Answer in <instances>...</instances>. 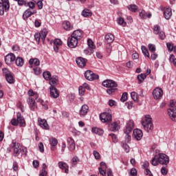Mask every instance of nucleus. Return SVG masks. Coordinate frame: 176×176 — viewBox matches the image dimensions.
<instances>
[{
	"mask_svg": "<svg viewBox=\"0 0 176 176\" xmlns=\"http://www.w3.org/2000/svg\"><path fill=\"white\" fill-rule=\"evenodd\" d=\"M151 163L152 166H158L159 164H164L167 166L170 163V158L167 155L164 153H159V155H155L154 157L151 160Z\"/></svg>",
	"mask_w": 176,
	"mask_h": 176,
	"instance_id": "1",
	"label": "nucleus"
},
{
	"mask_svg": "<svg viewBox=\"0 0 176 176\" xmlns=\"http://www.w3.org/2000/svg\"><path fill=\"white\" fill-rule=\"evenodd\" d=\"M28 98H27V102L31 111H35L36 104H35V100H38L39 94L34 92L32 89H30L28 92Z\"/></svg>",
	"mask_w": 176,
	"mask_h": 176,
	"instance_id": "2",
	"label": "nucleus"
},
{
	"mask_svg": "<svg viewBox=\"0 0 176 176\" xmlns=\"http://www.w3.org/2000/svg\"><path fill=\"white\" fill-rule=\"evenodd\" d=\"M102 86L104 87H108L107 93L109 95H112L118 91V83L113 81V80H106L102 82Z\"/></svg>",
	"mask_w": 176,
	"mask_h": 176,
	"instance_id": "3",
	"label": "nucleus"
},
{
	"mask_svg": "<svg viewBox=\"0 0 176 176\" xmlns=\"http://www.w3.org/2000/svg\"><path fill=\"white\" fill-rule=\"evenodd\" d=\"M134 129V121L130 120L124 129V133L126 134L125 140L129 143L130 141H131V135H130V133L133 131Z\"/></svg>",
	"mask_w": 176,
	"mask_h": 176,
	"instance_id": "4",
	"label": "nucleus"
},
{
	"mask_svg": "<svg viewBox=\"0 0 176 176\" xmlns=\"http://www.w3.org/2000/svg\"><path fill=\"white\" fill-rule=\"evenodd\" d=\"M142 125L146 131L149 132L153 130V122H152L151 116H146L145 118L142 119Z\"/></svg>",
	"mask_w": 176,
	"mask_h": 176,
	"instance_id": "5",
	"label": "nucleus"
},
{
	"mask_svg": "<svg viewBox=\"0 0 176 176\" xmlns=\"http://www.w3.org/2000/svg\"><path fill=\"white\" fill-rule=\"evenodd\" d=\"M168 115L173 122H176V102L174 100H170V107L168 109Z\"/></svg>",
	"mask_w": 176,
	"mask_h": 176,
	"instance_id": "6",
	"label": "nucleus"
},
{
	"mask_svg": "<svg viewBox=\"0 0 176 176\" xmlns=\"http://www.w3.org/2000/svg\"><path fill=\"white\" fill-rule=\"evenodd\" d=\"M11 124L12 126H17V124H19L21 127H25V120L24 119V117L21 116V113H17L16 119H12Z\"/></svg>",
	"mask_w": 176,
	"mask_h": 176,
	"instance_id": "7",
	"label": "nucleus"
},
{
	"mask_svg": "<svg viewBox=\"0 0 176 176\" xmlns=\"http://www.w3.org/2000/svg\"><path fill=\"white\" fill-rule=\"evenodd\" d=\"M14 148V156H19L21 152V146L20 143H16V140H13L12 144H10V147L8 148L9 152L12 151V149Z\"/></svg>",
	"mask_w": 176,
	"mask_h": 176,
	"instance_id": "8",
	"label": "nucleus"
},
{
	"mask_svg": "<svg viewBox=\"0 0 176 176\" xmlns=\"http://www.w3.org/2000/svg\"><path fill=\"white\" fill-rule=\"evenodd\" d=\"M10 8L9 0H0V16H3L5 12H8Z\"/></svg>",
	"mask_w": 176,
	"mask_h": 176,
	"instance_id": "9",
	"label": "nucleus"
},
{
	"mask_svg": "<svg viewBox=\"0 0 176 176\" xmlns=\"http://www.w3.org/2000/svg\"><path fill=\"white\" fill-rule=\"evenodd\" d=\"M47 29L44 28L40 33H36L34 34V39L39 43L41 39L43 42H45V39H46V36H47Z\"/></svg>",
	"mask_w": 176,
	"mask_h": 176,
	"instance_id": "10",
	"label": "nucleus"
},
{
	"mask_svg": "<svg viewBox=\"0 0 176 176\" xmlns=\"http://www.w3.org/2000/svg\"><path fill=\"white\" fill-rule=\"evenodd\" d=\"M85 78H87V80H90L91 82L93 80H97L100 76L98 74H94L91 70H87L85 73Z\"/></svg>",
	"mask_w": 176,
	"mask_h": 176,
	"instance_id": "11",
	"label": "nucleus"
},
{
	"mask_svg": "<svg viewBox=\"0 0 176 176\" xmlns=\"http://www.w3.org/2000/svg\"><path fill=\"white\" fill-rule=\"evenodd\" d=\"M3 72L8 83H10V85L14 83V77H13V74L12 72H9L6 68L3 69Z\"/></svg>",
	"mask_w": 176,
	"mask_h": 176,
	"instance_id": "12",
	"label": "nucleus"
},
{
	"mask_svg": "<svg viewBox=\"0 0 176 176\" xmlns=\"http://www.w3.org/2000/svg\"><path fill=\"white\" fill-rule=\"evenodd\" d=\"M100 119L102 123H109L112 121V116L109 113L104 112L100 113Z\"/></svg>",
	"mask_w": 176,
	"mask_h": 176,
	"instance_id": "13",
	"label": "nucleus"
},
{
	"mask_svg": "<svg viewBox=\"0 0 176 176\" xmlns=\"http://www.w3.org/2000/svg\"><path fill=\"white\" fill-rule=\"evenodd\" d=\"M78 42H79V40H77L76 38L70 36L67 38V46L70 47V49H74V47H76V46H78Z\"/></svg>",
	"mask_w": 176,
	"mask_h": 176,
	"instance_id": "14",
	"label": "nucleus"
},
{
	"mask_svg": "<svg viewBox=\"0 0 176 176\" xmlns=\"http://www.w3.org/2000/svg\"><path fill=\"white\" fill-rule=\"evenodd\" d=\"M15 60L16 56L13 53H10L5 56V63L7 65H10Z\"/></svg>",
	"mask_w": 176,
	"mask_h": 176,
	"instance_id": "15",
	"label": "nucleus"
},
{
	"mask_svg": "<svg viewBox=\"0 0 176 176\" xmlns=\"http://www.w3.org/2000/svg\"><path fill=\"white\" fill-rule=\"evenodd\" d=\"M76 63L79 68H85L87 64V59L82 57H78L76 59Z\"/></svg>",
	"mask_w": 176,
	"mask_h": 176,
	"instance_id": "16",
	"label": "nucleus"
},
{
	"mask_svg": "<svg viewBox=\"0 0 176 176\" xmlns=\"http://www.w3.org/2000/svg\"><path fill=\"white\" fill-rule=\"evenodd\" d=\"M50 97H52V98H58V97H60V92H58V89H57L56 87L50 86Z\"/></svg>",
	"mask_w": 176,
	"mask_h": 176,
	"instance_id": "17",
	"label": "nucleus"
},
{
	"mask_svg": "<svg viewBox=\"0 0 176 176\" xmlns=\"http://www.w3.org/2000/svg\"><path fill=\"white\" fill-rule=\"evenodd\" d=\"M71 36L77 39L78 41H80L83 38V31L81 30H74Z\"/></svg>",
	"mask_w": 176,
	"mask_h": 176,
	"instance_id": "18",
	"label": "nucleus"
},
{
	"mask_svg": "<svg viewBox=\"0 0 176 176\" xmlns=\"http://www.w3.org/2000/svg\"><path fill=\"white\" fill-rule=\"evenodd\" d=\"M153 96L155 100H160L163 96V90L160 88H156L153 91Z\"/></svg>",
	"mask_w": 176,
	"mask_h": 176,
	"instance_id": "19",
	"label": "nucleus"
},
{
	"mask_svg": "<svg viewBox=\"0 0 176 176\" xmlns=\"http://www.w3.org/2000/svg\"><path fill=\"white\" fill-rule=\"evenodd\" d=\"M36 10L27 9L23 14V20H28L29 17H31L32 14H36Z\"/></svg>",
	"mask_w": 176,
	"mask_h": 176,
	"instance_id": "20",
	"label": "nucleus"
},
{
	"mask_svg": "<svg viewBox=\"0 0 176 176\" xmlns=\"http://www.w3.org/2000/svg\"><path fill=\"white\" fill-rule=\"evenodd\" d=\"M133 135L134 138L137 140V141H141L144 134L142 133V131H141V129H136L133 130Z\"/></svg>",
	"mask_w": 176,
	"mask_h": 176,
	"instance_id": "21",
	"label": "nucleus"
},
{
	"mask_svg": "<svg viewBox=\"0 0 176 176\" xmlns=\"http://www.w3.org/2000/svg\"><path fill=\"white\" fill-rule=\"evenodd\" d=\"M164 17L166 20H170L171 19V16H173V12L170 7H166L164 8Z\"/></svg>",
	"mask_w": 176,
	"mask_h": 176,
	"instance_id": "22",
	"label": "nucleus"
},
{
	"mask_svg": "<svg viewBox=\"0 0 176 176\" xmlns=\"http://www.w3.org/2000/svg\"><path fill=\"white\" fill-rule=\"evenodd\" d=\"M62 27L65 31H72L74 30V25L68 21H64L62 23Z\"/></svg>",
	"mask_w": 176,
	"mask_h": 176,
	"instance_id": "23",
	"label": "nucleus"
},
{
	"mask_svg": "<svg viewBox=\"0 0 176 176\" xmlns=\"http://www.w3.org/2000/svg\"><path fill=\"white\" fill-rule=\"evenodd\" d=\"M38 123L39 126H41L42 129H44V130H49V129H50L49 124H47V121H46L45 119H38Z\"/></svg>",
	"mask_w": 176,
	"mask_h": 176,
	"instance_id": "24",
	"label": "nucleus"
},
{
	"mask_svg": "<svg viewBox=\"0 0 176 176\" xmlns=\"http://www.w3.org/2000/svg\"><path fill=\"white\" fill-rule=\"evenodd\" d=\"M29 64L31 67H39L41 65V60L38 58H32L29 60Z\"/></svg>",
	"mask_w": 176,
	"mask_h": 176,
	"instance_id": "25",
	"label": "nucleus"
},
{
	"mask_svg": "<svg viewBox=\"0 0 176 176\" xmlns=\"http://www.w3.org/2000/svg\"><path fill=\"white\" fill-rule=\"evenodd\" d=\"M89 112V106L87 104H83L79 111V115L81 116H86Z\"/></svg>",
	"mask_w": 176,
	"mask_h": 176,
	"instance_id": "26",
	"label": "nucleus"
},
{
	"mask_svg": "<svg viewBox=\"0 0 176 176\" xmlns=\"http://www.w3.org/2000/svg\"><path fill=\"white\" fill-rule=\"evenodd\" d=\"M58 166L59 168H60L61 170H65V173L66 174H68V168L69 166H68V164H67V163L59 162L58 163Z\"/></svg>",
	"mask_w": 176,
	"mask_h": 176,
	"instance_id": "27",
	"label": "nucleus"
},
{
	"mask_svg": "<svg viewBox=\"0 0 176 176\" xmlns=\"http://www.w3.org/2000/svg\"><path fill=\"white\" fill-rule=\"evenodd\" d=\"M120 129V126L117 122H113L109 125V130H110V131H118Z\"/></svg>",
	"mask_w": 176,
	"mask_h": 176,
	"instance_id": "28",
	"label": "nucleus"
},
{
	"mask_svg": "<svg viewBox=\"0 0 176 176\" xmlns=\"http://www.w3.org/2000/svg\"><path fill=\"white\" fill-rule=\"evenodd\" d=\"M49 142L51 145V150L54 151V147L58 144V140L56 138H52L49 140Z\"/></svg>",
	"mask_w": 176,
	"mask_h": 176,
	"instance_id": "29",
	"label": "nucleus"
},
{
	"mask_svg": "<svg viewBox=\"0 0 176 176\" xmlns=\"http://www.w3.org/2000/svg\"><path fill=\"white\" fill-rule=\"evenodd\" d=\"M139 16L141 19H146V17L151 19V17H152V14L151 12H146L145 10H142L139 13Z\"/></svg>",
	"mask_w": 176,
	"mask_h": 176,
	"instance_id": "30",
	"label": "nucleus"
},
{
	"mask_svg": "<svg viewBox=\"0 0 176 176\" xmlns=\"http://www.w3.org/2000/svg\"><path fill=\"white\" fill-rule=\"evenodd\" d=\"M107 43H112L115 41V36L112 34H107L104 36Z\"/></svg>",
	"mask_w": 176,
	"mask_h": 176,
	"instance_id": "31",
	"label": "nucleus"
},
{
	"mask_svg": "<svg viewBox=\"0 0 176 176\" xmlns=\"http://www.w3.org/2000/svg\"><path fill=\"white\" fill-rule=\"evenodd\" d=\"M48 80H50V86H54V87H55L56 85H57V82L58 81V76H52V78Z\"/></svg>",
	"mask_w": 176,
	"mask_h": 176,
	"instance_id": "32",
	"label": "nucleus"
},
{
	"mask_svg": "<svg viewBox=\"0 0 176 176\" xmlns=\"http://www.w3.org/2000/svg\"><path fill=\"white\" fill-rule=\"evenodd\" d=\"M24 6L29 7L28 9H31V10H35V3L32 1L27 2V1H24Z\"/></svg>",
	"mask_w": 176,
	"mask_h": 176,
	"instance_id": "33",
	"label": "nucleus"
},
{
	"mask_svg": "<svg viewBox=\"0 0 176 176\" xmlns=\"http://www.w3.org/2000/svg\"><path fill=\"white\" fill-rule=\"evenodd\" d=\"M15 63L17 67H23L24 65V59L21 57L15 58Z\"/></svg>",
	"mask_w": 176,
	"mask_h": 176,
	"instance_id": "34",
	"label": "nucleus"
},
{
	"mask_svg": "<svg viewBox=\"0 0 176 176\" xmlns=\"http://www.w3.org/2000/svg\"><path fill=\"white\" fill-rule=\"evenodd\" d=\"M92 132L98 134V135H102L104 134V130L97 127L92 128Z\"/></svg>",
	"mask_w": 176,
	"mask_h": 176,
	"instance_id": "35",
	"label": "nucleus"
},
{
	"mask_svg": "<svg viewBox=\"0 0 176 176\" xmlns=\"http://www.w3.org/2000/svg\"><path fill=\"white\" fill-rule=\"evenodd\" d=\"M43 76L45 80H50V78H52V74L49 71L44 72L43 73Z\"/></svg>",
	"mask_w": 176,
	"mask_h": 176,
	"instance_id": "36",
	"label": "nucleus"
},
{
	"mask_svg": "<svg viewBox=\"0 0 176 176\" xmlns=\"http://www.w3.org/2000/svg\"><path fill=\"white\" fill-rule=\"evenodd\" d=\"M82 16L84 17H90L91 16V11L89 9H84L82 12Z\"/></svg>",
	"mask_w": 176,
	"mask_h": 176,
	"instance_id": "37",
	"label": "nucleus"
},
{
	"mask_svg": "<svg viewBox=\"0 0 176 176\" xmlns=\"http://www.w3.org/2000/svg\"><path fill=\"white\" fill-rule=\"evenodd\" d=\"M146 78V74H142L140 75H138V79L139 80L138 83L139 84L142 83V82H144V80H145Z\"/></svg>",
	"mask_w": 176,
	"mask_h": 176,
	"instance_id": "38",
	"label": "nucleus"
},
{
	"mask_svg": "<svg viewBox=\"0 0 176 176\" xmlns=\"http://www.w3.org/2000/svg\"><path fill=\"white\" fill-rule=\"evenodd\" d=\"M118 23L119 25H122V27H126V25H127V23H126L124 19L122 17L118 19Z\"/></svg>",
	"mask_w": 176,
	"mask_h": 176,
	"instance_id": "39",
	"label": "nucleus"
},
{
	"mask_svg": "<svg viewBox=\"0 0 176 176\" xmlns=\"http://www.w3.org/2000/svg\"><path fill=\"white\" fill-rule=\"evenodd\" d=\"M87 45L90 49L94 50V49H96V45H94V42H93V40L91 38H89L87 40Z\"/></svg>",
	"mask_w": 176,
	"mask_h": 176,
	"instance_id": "40",
	"label": "nucleus"
},
{
	"mask_svg": "<svg viewBox=\"0 0 176 176\" xmlns=\"http://www.w3.org/2000/svg\"><path fill=\"white\" fill-rule=\"evenodd\" d=\"M131 97L133 101L138 102V94L135 91H133L131 93Z\"/></svg>",
	"mask_w": 176,
	"mask_h": 176,
	"instance_id": "41",
	"label": "nucleus"
},
{
	"mask_svg": "<svg viewBox=\"0 0 176 176\" xmlns=\"http://www.w3.org/2000/svg\"><path fill=\"white\" fill-rule=\"evenodd\" d=\"M142 51L143 54L149 58V52L148 51V49H146V47L142 46Z\"/></svg>",
	"mask_w": 176,
	"mask_h": 176,
	"instance_id": "42",
	"label": "nucleus"
},
{
	"mask_svg": "<svg viewBox=\"0 0 176 176\" xmlns=\"http://www.w3.org/2000/svg\"><path fill=\"white\" fill-rule=\"evenodd\" d=\"M128 9L129 10H131V12H137V10H138V7L135 5H129L128 6Z\"/></svg>",
	"mask_w": 176,
	"mask_h": 176,
	"instance_id": "43",
	"label": "nucleus"
},
{
	"mask_svg": "<svg viewBox=\"0 0 176 176\" xmlns=\"http://www.w3.org/2000/svg\"><path fill=\"white\" fill-rule=\"evenodd\" d=\"M160 26L158 25H155L153 27V32L155 34V35H158V34L160 32Z\"/></svg>",
	"mask_w": 176,
	"mask_h": 176,
	"instance_id": "44",
	"label": "nucleus"
},
{
	"mask_svg": "<svg viewBox=\"0 0 176 176\" xmlns=\"http://www.w3.org/2000/svg\"><path fill=\"white\" fill-rule=\"evenodd\" d=\"M112 43H107L105 45V49L107 53H111L112 52V45H111Z\"/></svg>",
	"mask_w": 176,
	"mask_h": 176,
	"instance_id": "45",
	"label": "nucleus"
},
{
	"mask_svg": "<svg viewBox=\"0 0 176 176\" xmlns=\"http://www.w3.org/2000/svg\"><path fill=\"white\" fill-rule=\"evenodd\" d=\"M169 61L170 63H173L174 65H176V58L174 54H171L169 57Z\"/></svg>",
	"mask_w": 176,
	"mask_h": 176,
	"instance_id": "46",
	"label": "nucleus"
},
{
	"mask_svg": "<svg viewBox=\"0 0 176 176\" xmlns=\"http://www.w3.org/2000/svg\"><path fill=\"white\" fill-rule=\"evenodd\" d=\"M148 50L151 53H155L156 52V47L155 45L148 44Z\"/></svg>",
	"mask_w": 176,
	"mask_h": 176,
	"instance_id": "47",
	"label": "nucleus"
},
{
	"mask_svg": "<svg viewBox=\"0 0 176 176\" xmlns=\"http://www.w3.org/2000/svg\"><path fill=\"white\" fill-rule=\"evenodd\" d=\"M127 92H124L122 94V97L120 98V101H122V102H124V101L127 100Z\"/></svg>",
	"mask_w": 176,
	"mask_h": 176,
	"instance_id": "48",
	"label": "nucleus"
},
{
	"mask_svg": "<svg viewBox=\"0 0 176 176\" xmlns=\"http://www.w3.org/2000/svg\"><path fill=\"white\" fill-rule=\"evenodd\" d=\"M166 47L168 48V50H169L170 52H173V50H174V45H173V43H166Z\"/></svg>",
	"mask_w": 176,
	"mask_h": 176,
	"instance_id": "49",
	"label": "nucleus"
},
{
	"mask_svg": "<svg viewBox=\"0 0 176 176\" xmlns=\"http://www.w3.org/2000/svg\"><path fill=\"white\" fill-rule=\"evenodd\" d=\"M54 45L56 46H61V45H63V41H61V40L59 38H56L54 41Z\"/></svg>",
	"mask_w": 176,
	"mask_h": 176,
	"instance_id": "50",
	"label": "nucleus"
},
{
	"mask_svg": "<svg viewBox=\"0 0 176 176\" xmlns=\"http://www.w3.org/2000/svg\"><path fill=\"white\" fill-rule=\"evenodd\" d=\"M42 25V22L39 19H36L34 21V26L36 28H38V27H41Z\"/></svg>",
	"mask_w": 176,
	"mask_h": 176,
	"instance_id": "51",
	"label": "nucleus"
},
{
	"mask_svg": "<svg viewBox=\"0 0 176 176\" xmlns=\"http://www.w3.org/2000/svg\"><path fill=\"white\" fill-rule=\"evenodd\" d=\"M168 173V170L166 167L163 166L161 168V173L162 174V175H167Z\"/></svg>",
	"mask_w": 176,
	"mask_h": 176,
	"instance_id": "52",
	"label": "nucleus"
},
{
	"mask_svg": "<svg viewBox=\"0 0 176 176\" xmlns=\"http://www.w3.org/2000/svg\"><path fill=\"white\" fill-rule=\"evenodd\" d=\"M159 38L160 39H162V41L166 38V34L164 33V32L161 31L159 34Z\"/></svg>",
	"mask_w": 176,
	"mask_h": 176,
	"instance_id": "53",
	"label": "nucleus"
},
{
	"mask_svg": "<svg viewBox=\"0 0 176 176\" xmlns=\"http://www.w3.org/2000/svg\"><path fill=\"white\" fill-rule=\"evenodd\" d=\"M94 156L96 160H98L101 157L100 153H98L97 151H94Z\"/></svg>",
	"mask_w": 176,
	"mask_h": 176,
	"instance_id": "54",
	"label": "nucleus"
},
{
	"mask_svg": "<svg viewBox=\"0 0 176 176\" xmlns=\"http://www.w3.org/2000/svg\"><path fill=\"white\" fill-rule=\"evenodd\" d=\"M85 89L83 87H79L78 91L80 96H83L85 94Z\"/></svg>",
	"mask_w": 176,
	"mask_h": 176,
	"instance_id": "55",
	"label": "nucleus"
},
{
	"mask_svg": "<svg viewBox=\"0 0 176 176\" xmlns=\"http://www.w3.org/2000/svg\"><path fill=\"white\" fill-rule=\"evenodd\" d=\"M122 148L124 149L126 153H129V152H130V147L127 145V144H124Z\"/></svg>",
	"mask_w": 176,
	"mask_h": 176,
	"instance_id": "56",
	"label": "nucleus"
},
{
	"mask_svg": "<svg viewBox=\"0 0 176 176\" xmlns=\"http://www.w3.org/2000/svg\"><path fill=\"white\" fill-rule=\"evenodd\" d=\"M34 73L36 75H40L41 74V68L36 67L35 68L33 69Z\"/></svg>",
	"mask_w": 176,
	"mask_h": 176,
	"instance_id": "57",
	"label": "nucleus"
},
{
	"mask_svg": "<svg viewBox=\"0 0 176 176\" xmlns=\"http://www.w3.org/2000/svg\"><path fill=\"white\" fill-rule=\"evenodd\" d=\"M38 149H39L40 152H42V153L45 152V148L43 146V143L40 142L38 144Z\"/></svg>",
	"mask_w": 176,
	"mask_h": 176,
	"instance_id": "58",
	"label": "nucleus"
},
{
	"mask_svg": "<svg viewBox=\"0 0 176 176\" xmlns=\"http://www.w3.org/2000/svg\"><path fill=\"white\" fill-rule=\"evenodd\" d=\"M12 168L14 171H17V170H19V164H17V162H14Z\"/></svg>",
	"mask_w": 176,
	"mask_h": 176,
	"instance_id": "59",
	"label": "nucleus"
},
{
	"mask_svg": "<svg viewBox=\"0 0 176 176\" xmlns=\"http://www.w3.org/2000/svg\"><path fill=\"white\" fill-rule=\"evenodd\" d=\"M130 174L131 176H136L137 169H135V168H133L132 169H131Z\"/></svg>",
	"mask_w": 176,
	"mask_h": 176,
	"instance_id": "60",
	"label": "nucleus"
},
{
	"mask_svg": "<svg viewBox=\"0 0 176 176\" xmlns=\"http://www.w3.org/2000/svg\"><path fill=\"white\" fill-rule=\"evenodd\" d=\"M125 105L127 107L128 109H131V108H133V102H126Z\"/></svg>",
	"mask_w": 176,
	"mask_h": 176,
	"instance_id": "61",
	"label": "nucleus"
},
{
	"mask_svg": "<svg viewBox=\"0 0 176 176\" xmlns=\"http://www.w3.org/2000/svg\"><path fill=\"white\" fill-rule=\"evenodd\" d=\"M109 135L111 137L113 142H118V137H116V135L111 133Z\"/></svg>",
	"mask_w": 176,
	"mask_h": 176,
	"instance_id": "62",
	"label": "nucleus"
},
{
	"mask_svg": "<svg viewBox=\"0 0 176 176\" xmlns=\"http://www.w3.org/2000/svg\"><path fill=\"white\" fill-rule=\"evenodd\" d=\"M67 144L68 145H72L75 144V140L72 139V138H67Z\"/></svg>",
	"mask_w": 176,
	"mask_h": 176,
	"instance_id": "63",
	"label": "nucleus"
},
{
	"mask_svg": "<svg viewBox=\"0 0 176 176\" xmlns=\"http://www.w3.org/2000/svg\"><path fill=\"white\" fill-rule=\"evenodd\" d=\"M72 163L74 165H76L77 163H79V158H78V157H74L72 158Z\"/></svg>",
	"mask_w": 176,
	"mask_h": 176,
	"instance_id": "64",
	"label": "nucleus"
}]
</instances>
